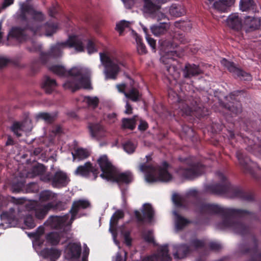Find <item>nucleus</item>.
<instances>
[{
  "label": "nucleus",
  "mask_w": 261,
  "mask_h": 261,
  "mask_svg": "<svg viewBox=\"0 0 261 261\" xmlns=\"http://www.w3.org/2000/svg\"><path fill=\"white\" fill-rule=\"evenodd\" d=\"M207 208L212 213L228 215L219 224L220 229L229 228L234 232L242 235L249 231L248 226L237 220L238 217L247 215L249 214V212L239 209L224 208L215 204H209L207 206Z\"/></svg>",
  "instance_id": "1"
},
{
  "label": "nucleus",
  "mask_w": 261,
  "mask_h": 261,
  "mask_svg": "<svg viewBox=\"0 0 261 261\" xmlns=\"http://www.w3.org/2000/svg\"><path fill=\"white\" fill-rule=\"evenodd\" d=\"M146 163L141 164L139 168L141 171L145 173V179L147 181L168 182L172 179V175L168 172L169 165L166 162L163 163L162 167L156 168L149 163L151 160L150 155H146Z\"/></svg>",
  "instance_id": "2"
},
{
  "label": "nucleus",
  "mask_w": 261,
  "mask_h": 261,
  "mask_svg": "<svg viewBox=\"0 0 261 261\" xmlns=\"http://www.w3.org/2000/svg\"><path fill=\"white\" fill-rule=\"evenodd\" d=\"M19 11L17 14V19L25 21L28 19L27 15H30L32 22L30 29L35 34H40L42 28L40 23L45 20V16L42 12L36 10L32 5L22 3L19 4Z\"/></svg>",
  "instance_id": "3"
},
{
  "label": "nucleus",
  "mask_w": 261,
  "mask_h": 261,
  "mask_svg": "<svg viewBox=\"0 0 261 261\" xmlns=\"http://www.w3.org/2000/svg\"><path fill=\"white\" fill-rule=\"evenodd\" d=\"M100 60L105 69L103 73L106 79H116L119 72L124 67L123 60L117 57H110L104 53H100Z\"/></svg>",
  "instance_id": "4"
},
{
  "label": "nucleus",
  "mask_w": 261,
  "mask_h": 261,
  "mask_svg": "<svg viewBox=\"0 0 261 261\" xmlns=\"http://www.w3.org/2000/svg\"><path fill=\"white\" fill-rule=\"evenodd\" d=\"M74 47L77 51H84V47L81 40L76 36H72L66 41L58 43L52 46L48 53H41V58L58 57L61 56L62 50L66 47Z\"/></svg>",
  "instance_id": "5"
},
{
  "label": "nucleus",
  "mask_w": 261,
  "mask_h": 261,
  "mask_svg": "<svg viewBox=\"0 0 261 261\" xmlns=\"http://www.w3.org/2000/svg\"><path fill=\"white\" fill-rule=\"evenodd\" d=\"M88 71L87 73H82L77 75H67L66 77L68 79L63 85L64 88L72 92H74L81 88L90 89L89 77L91 72L88 68Z\"/></svg>",
  "instance_id": "6"
},
{
  "label": "nucleus",
  "mask_w": 261,
  "mask_h": 261,
  "mask_svg": "<svg viewBox=\"0 0 261 261\" xmlns=\"http://www.w3.org/2000/svg\"><path fill=\"white\" fill-rule=\"evenodd\" d=\"M213 192L217 194H226L229 198H240L247 201H251L253 199L252 195L244 192L239 188L232 187L227 182L224 185H217L215 186Z\"/></svg>",
  "instance_id": "7"
},
{
  "label": "nucleus",
  "mask_w": 261,
  "mask_h": 261,
  "mask_svg": "<svg viewBox=\"0 0 261 261\" xmlns=\"http://www.w3.org/2000/svg\"><path fill=\"white\" fill-rule=\"evenodd\" d=\"M169 97L173 102H178V108L182 114L190 115L193 111L196 110V102L191 99L179 100L178 95L173 91L169 92Z\"/></svg>",
  "instance_id": "8"
},
{
  "label": "nucleus",
  "mask_w": 261,
  "mask_h": 261,
  "mask_svg": "<svg viewBox=\"0 0 261 261\" xmlns=\"http://www.w3.org/2000/svg\"><path fill=\"white\" fill-rule=\"evenodd\" d=\"M241 251L243 254L248 253L251 255V258L249 261H261V246L257 245L254 238L242 245Z\"/></svg>",
  "instance_id": "9"
},
{
  "label": "nucleus",
  "mask_w": 261,
  "mask_h": 261,
  "mask_svg": "<svg viewBox=\"0 0 261 261\" xmlns=\"http://www.w3.org/2000/svg\"><path fill=\"white\" fill-rule=\"evenodd\" d=\"M49 69L55 74L60 76H66L67 75H77L82 73H88V68L81 67H74L69 70H66L62 66L53 65Z\"/></svg>",
  "instance_id": "10"
},
{
  "label": "nucleus",
  "mask_w": 261,
  "mask_h": 261,
  "mask_svg": "<svg viewBox=\"0 0 261 261\" xmlns=\"http://www.w3.org/2000/svg\"><path fill=\"white\" fill-rule=\"evenodd\" d=\"M102 173L100 176L102 178L108 179L109 177L113 175L115 168L112 165L111 161L109 159L107 155L103 154L99 157L97 160Z\"/></svg>",
  "instance_id": "11"
},
{
  "label": "nucleus",
  "mask_w": 261,
  "mask_h": 261,
  "mask_svg": "<svg viewBox=\"0 0 261 261\" xmlns=\"http://www.w3.org/2000/svg\"><path fill=\"white\" fill-rule=\"evenodd\" d=\"M221 63L224 66L226 67L230 72L238 76L241 80L249 81L251 79V76L249 73L245 72L236 67L233 63L230 62L225 59H222L221 61Z\"/></svg>",
  "instance_id": "12"
},
{
  "label": "nucleus",
  "mask_w": 261,
  "mask_h": 261,
  "mask_svg": "<svg viewBox=\"0 0 261 261\" xmlns=\"http://www.w3.org/2000/svg\"><path fill=\"white\" fill-rule=\"evenodd\" d=\"M203 168L201 166H194L188 169L180 168L177 170V173L182 178L192 179L201 174Z\"/></svg>",
  "instance_id": "13"
},
{
  "label": "nucleus",
  "mask_w": 261,
  "mask_h": 261,
  "mask_svg": "<svg viewBox=\"0 0 261 261\" xmlns=\"http://www.w3.org/2000/svg\"><path fill=\"white\" fill-rule=\"evenodd\" d=\"M133 176L130 172H118L115 169L113 175L109 177L107 180L115 181L118 184L121 185L123 184H128L133 181Z\"/></svg>",
  "instance_id": "14"
},
{
  "label": "nucleus",
  "mask_w": 261,
  "mask_h": 261,
  "mask_svg": "<svg viewBox=\"0 0 261 261\" xmlns=\"http://www.w3.org/2000/svg\"><path fill=\"white\" fill-rule=\"evenodd\" d=\"M53 206V204L50 203L43 205L34 202L30 204L29 208L34 211L35 216L37 218L42 219Z\"/></svg>",
  "instance_id": "15"
},
{
  "label": "nucleus",
  "mask_w": 261,
  "mask_h": 261,
  "mask_svg": "<svg viewBox=\"0 0 261 261\" xmlns=\"http://www.w3.org/2000/svg\"><path fill=\"white\" fill-rule=\"evenodd\" d=\"M69 215L63 216H51L47 220V223L51 227L55 228H60L66 225H70L73 220L71 218L69 221Z\"/></svg>",
  "instance_id": "16"
},
{
  "label": "nucleus",
  "mask_w": 261,
  "mask_h": 261,
  "mask_svg": "<svg viewBox=\"0 0 261 261\" xmlns=\"http://www.w3.org/2000/svg\"><path fill=\"white\" fill-rule=\"evenodd\" d=\"M90 172L94 175V179H96L99 173L98 170L93 167L90 162H86L84 165L79 166L76 169V174L83 176H88Z\"/></svg>",
  "instance_id": "17"
},
{
  "label": "nucleus",
  "mask_w": 261,
  "mask_h": 261,
  "mask_svg": "<svg viewBox=\"0 0 261 261\" xmlns=\"http://www.w3.org/2000/svg\"><path fill=\"white\" fill-rule=\"evenodd\" d=\"M11 129L17 137H20L23 132L30 131L32 129V126L30 122H16L11 126Z\"/></svg>",
  "instance_id": "18"
},
{
  "label": "nucleus",
  "mask_w": 261,
  "mask_h": 261,
  "mask_svg": "<svg viewBox=\"0 0 261 261\" xmlns=\"http://www.w3.org/2000/svg\"><path fill=\"white\" fill-rule=\"evenodd\" d=\"M88 128L90 135L93 138L99 139L106 136L105 128L99 123H89Z\"/></svg>",
  "instance_id": "19"
},
{
  "label": "nucleus",
  "mask_w": 261,
  "mask_h": 261,
  "mask_svg": "<svg viewBox=\"0 0 261 261\" xmlns=\"http://www.w3.org/2000/svg\"><path fill=\"white\" fill-rule=\"evenodd\" d=\"M68 181L67 175L61 171H58L53 176L52 185L54 187L60 188L66 186Z\"/></svg>",
  "instance_id": "20"
},
{
  "label": "nucleus",
  "mask_w": 261,
  "mask_h": 261,
  "mask_svg": "<svg viewBox=\"0 0 261 261\" xmlns=\"http://www.w3.org/2000/svg\"><path fill=\"white\" fill-rule=\"evenodd\" d=\"M226 24L229 28L236 31L241 30L243 27L242 20L236 13L231 14L228 17Z\"/></svg>",
  "instance_id": "21"
},
{
  "label": "nucleus",
  "mask_w": 261,
  "mask_h": 261,
  "mask_svg": "<svg viewBox=\"0 0 261 261\" xmlns=\"http://www.w3.org/2000/svg\"><path fill=\"white\" fill-rule=\"evenodd\" d=\"M182 72L184 77L187 79L197 76L202 73V70L199 66L194 64H186L182 69Z\"/></svg>",
  "instance_id": "22"
},
{
  "label": "nucleus",
  "mask_w": 261,
  "mask_h": 261,
  "mask_svg": "<svg viewBox=\"0 0 261 261\" xmlns=\"http://www.w3.org/2000/svg\"><path fill=\"white\" fill-rule=\"evenodd\" d=\"M236 155L240 165L247 171H248L251 174L253 175L255 177H257L255 175H254V173L252 171V169L249 168L250 167H255V164L251 162L247 156H245L243 153L240 151L237 152Z\"/></svg>",
  "instance_id": "23"
},
{
  "label": "nucleus",
  "mask_w": 261,
  "mask_h": 261,
  "mask_svg": "<svg viewBox=\"0 0 261 261\" xmlns=\"http://www.w3.org/2000/svg\"><path fill=\"white\" fill-rule=\"evenodd\" d=\"M142 212L144 216H142L140 212L136 211L135 212V216L139 222H142L144 220V217L147 218L149 221H151L153 216L154 212L151 205L149 204H145L143 205Z\"/></svg>",
  "instance_id": "24"
},
{
  "label": "nucleus",
  "mask_w": 261,
  "mask_h": 261,
  "mask_svg": "<svg viewBox=\"0 0 261 261\" xmlns=\"http://www.w3.org/2000/svg\"><path fill=\"white\" fill-rule=\"evenodd\" d=\"M90 203L87 200H80L73 203L72 207L70 211L71 214V220H73L79 211L81 209H85L89 207Z\"/></svg>",
  "instance_id": "25"
},
{
  "label": "nucleus",
  "mask_w": 261,
  "mask_h": 261,
  "mask_svg": "<svg viewBox=\"0 0 261 261\" xmlns=\"http://www.w3.org/2000/svg\"><path fill=\"white\" fill-rule=\"evenodd\" d=\"M170 28V24L166 22H162L158 25H153L150 27L152 33L159 36L166 34Z\"/></svg>",
  "instance_id": "26"
},
{
  "label": "nucleus",
  "mask_w": 261,
  "mask_h": 261,
  "mask_svg": "<svg viewBox=\"0 0 261 261\" xmlns=\"http://www.w3.org/2000/svg\"><path fill=\"white\" fill-rule=\"evenodd\" d=\"M144 3L143 11L144 13L148 14L151 17L158 10L160 9V7L159 5H154L150 0H144Z\"/></svg>",
  "instance_id": "27"
},
{
  "label": "nucleus",
  "mask_w": 261,
  "mask_h": 261,
  "mask_svg": "<svg viewBox=\"0 0 261 261\" xmlns=\"http://www.w3.org/2000/svg\"><path fill=\"white\" fill-rule=\"evenodd\" d=\"M207 5H212L213 7L219 11H225L227 9L229 2L227 0H207Z\"/></svg>",
  "instance_id": "28"
},
{
  "label": "nucleus",
  "mask_w": 261,
  "mask_h": 261,
  "mask_svg": "<svg viewBox=\"0 0 261 261\" xmlns=\"http://www.w3.org/2000/svg\"><path fill=\"white\" fill-rule=\"evenodd\" d=\"M260 24V21L257 18L247 16L244 21V26L246 31H250L257 29Z\"/></svg>",
  "instance_id": "29"
},
{
  "label": "nucleus",
  "mask_w": 261,
  "mask_h": 261,
  "mask_svg": "<svg viewBox=\"0 0 261 261\" xmlns=\"http://www.w3.org/2000/svg\"><path fill=\"white\" fill-rule=\"evenodd\" d=\"M174 250L176 252L173 253V256L174 258L178 259L184 258L190 251L189 247L186 245L174 247Z\"/></svg>",
  "instance_id": "30"
},
{
  "label": "nucleus",
  "mask_w": 261,
  "mask_h": 261,
  "mask_svg": "<svg viewBox=\"0 0 261 261\" xmlns=\"http://www.w3.org/2000/svg\"><path fill=\"white\" fill-rule=\"evenodd\" d=\"M57 86V84L55 80L50 79L48 76L45 77L43 83V87L46 92L48 93H51V91L55 89Z\"/></svg>",
  "instance_id": "31"
},
{
  "label": "nucleus",
  "mask_w": 261,
  "mask_h": 261,
  "mask_svg": "<svg viewBox=\"0 0 261 261\" xmlns=\"http://www.w3.org/2000/svg\"><path fill=\"white\" fill-rule=\"evenodd\" d=\"M169 13L173 16L179 17L185 13V10L180 5L173 4L169 9Z\"/></svg>",
  "instance_id": "32"
},
{
  "label": "nucleus",
  "mask_w": 261,
  "mask_h": 261,
  "mask_svg": "<svg viewBox=\"0 0 261 261\" xmlns=\"http://www.w3.org/2000/svg\"><path fill=\"white\" fill-rule=\"evenodd\" d=\"M255 6L253 0H241L240 2V9L242 11L254 10Z\"/></svg>",
  "instance_id": "33"
},
{
  "label": "nucleus",
  "mask_w": 261,
  "mask_h": 261,
  "mask_svg": "<svg viewBox=\"0 0 261 261\" xmlns=\"http://www.w3.org/2000/svg\"><path fill=\"white\" fill-rule=\"evenodd\" d=\"M158 257L160 261H171V258L168 254V246L164 245L159 248Z\"/></svg>",
  "instance_id": "34"
},
{
  "label": "nucleus",
  "mask_w": 261,
  "mask_h": 261,
  "mask_svg": "<svg viewBox=\"0 0 261 261\" xmlns=\"http://www.w3.org/2000/svg\"><path fill=\"white\" fill-rule=\"evenodd\" d=\"M69 250L71 257L78 258L81 254V247L80 244L71 243L69 245Z\"/></svg>",
  "instance_id": "35"
},
{
  "label": "nucleus",
  "mask_w": 261,
  "mask_h": 261,
  "mask_svg": "<svg viewBox=\"0 0 261 261\" xmlns=\"http://www.w3.org/2000/svg\"><path fill=\"white\" fill-rule=\"evenodd\" d=\"M141 94L136 88H133L129 91L125 93V96L130 99L133 101H138L141 97Z\"/></svg>",
  "instance_id": "36"
},
{
  "label": "nucleus",
  "mask_w": 261,
  "mask_h": 261,
  "mask_svg": "<svg viewBox=\"0 0 261 261\" xmlns=\"http://www.w3.org/2000/svg\"><path fill=\"white\" fill-rule=\"evenodd\" d=\"M46 239L47 242L52 245H55L59 243L60 240V237L57 232H51L48 233L46 236Z\"/></svg>",
  "instance_id": "37"
},
{
  "label": "nucleus",
  "mask_w": 261,
  "mask_h": 261,
  "mask_svg": "<svg viewBox=\"0 0 261 261\" xmlns=\"http://www.w3.org/2000/svg\"><path fill=\"white\" fill-rule=\"evenodd\" d=\"M137 116H134L132 118H123L122 119V126L124 128L134 129L136 126V121Z\"/></svg>",
  "instance_id": "38"
},
{
  "label": "nucleus",
  "mask_w": 261,
  "mask_h": 261,
  "mask_svg": "<svg viewBox=\"0 0 261 261\" xmlns=\"http://www.w3.org/2000/svg\"><path fill=\"white\" fill-rule=\"evenodd\" d=\"M124 217V213L122 211L118 210L117 211L112 217L110 220V228L115 226L118 222L119 219L122 218Z\"/></svg>",
  "instance_id": "39"
},
{
  "label": "nucleus",
  "mask_w": 261,
  "mask_h": 261,
  "mask_svg": "<svg viewBox=\"0 0 261 261\" xmlns=\"http://www.w3.org/2000/svg\"><path fill=\"white\" fill-rule=\"evenodd\" d=\"M46 168L42 164H38L34 166L31 171V177H33L36 176H41L42 174L45 173Z\"/></svg>",
  "instance_id": "40"
},
{
  "label": "nucleus",
  "mask_w": 261,
  "mask_h": 261,
  "mask_svg": "<svg viewBox=\"0 0 261 261\" xmlns=\"http://www.w3.org/2000/svg\"><path fill=\"white\" fill-rule=\"evenodd\" d=\"M72 155L74 159L77 158L79 160H82L88 158L90 153L86 149L79 148L76 150L75 154L72 153Z\"/></svg>",
  "instance_id": "41"
},
{
  "label": "nucleus",
  "mask_w": 261,
  "mask_h": 261,
  "mask_svg": "<svg viewBox=\"0 0 261 261\" xmlns=\"http://www.w3.org/2000/svg\"><path fill=\"white\" fill-rule=\"evenodd\" d=\"M45 35L51 36L55 33L57 29V25L52 23L47 22L43 25Z\"/></svg>",
  "instance_id": "42"
},
{
  "label": "nucleus",
  "mask_w": 261,
  "mask_h": 261,
  "mask_svg": "<svg viewBox=\"0 0 261 261\" xmlns=\"http://www.w3.org/2000/svg\"><path fill=\"white\" fill-rule=\"evenodd\" d=\"M43 252L46 254L45 257L50 256L54 258H57L61 255V251L56 248L45 249Z\"/></svg>",
  "instance_id": "43"
},
{
  "label": "nucleus",
  "mask_w": 261,
  "mask_h": 261,
  "mask_svg": "<svg viewBox=\"0 0 261 261\" xmlns=\"http://www.w3.org/2000/svg\"><path fill=\"white\" fill-rule=\"evenodd\" d=\"M137 42V48L139 54H145L147 53V49L145 45L143 43L142 39L137 36L136 38Z\"/></svg>",
  "instance_id": "44"
},
{
  "label": "nucleus",
  "mask_w": 261,
  "mask_h": 261,
  "mask_svg": "<svg viewBox=\"0 0 261 261\" xmlns=\"http://www.w3.org/2000/svg\"><path fill=\"white\" fill-rule=\"evenodd\" d=\"M55 115L47 113H41L37 115L38 119L44 120L46 123H51L55 119Z\"/></svg>",
  "instance_id": "45"
},
{
  "label": "nucleus",
  "mask_w": 261,
  "mask_h": 261,
  "mask_svg": "<svg viewBox=\"0 0 261 261\" xmlns=\"http://www.w3.org/2000/svg\"><path fill=\"white\" fill-rule=\"evenodd\" d=\"M54 197V194L49 191H44L40 194V199L43 201L51 200Z\"/></svg>",
  "instance_id": "46"
},
{
  "label": "nucleus",
  "mask_w": 261,
  "mask_h": 261,
  "mask_svg": "<svg viewBox=\"0 0 261 261\" xmlns=\"http://www.w3.org/2000/svg\"><path fill=\"white\" fill-rule=\"evenodd\" d=\"M175 215L176 216V225L178 228L181 229L183 226H184L188 223L187 220L180 216L176 213H175Z\"/></svg>",
  "instance_id": "47"
},
{
  "label": "nucleus",
  "mask_w": 261,
  "mask_h": 261,
  "mask_svg": "<svg viewBox=\"0 0 261 261\" xmlns=\"http://www.w3.org/2000/svg\"><path fill=\"white\" fill-rule=\"evenodd\" d=\"M129 22L125 20H122L117 24L116 28L119 32L120 34H121L125 28L129 27Z\"/></svg>",
  "instance_id": "48"
},
{
  "label": "nucleus",
  "mask_w": 261,
  "mask_h": 261,
  "mask_svg": "<svg viewBox=\"0 0 261 261\" xmlns=\"http://www.w3.org/2000/svg\"><path fill=\"white\" fill-rule=\"evenodd\" d=\"M176 54V53L174 51H170V53H168V55L163 56L161 60L162 61L163 63H164L165 64H171V61L173 60V59L172 57L170 58V55H172L174 56V55Z\"/></svg>",
  "instance_id": "49"
},
{
  "label": "nucleus",
  "mask_w": 261,
  "mask_h": 261,
  "mask_svg": "<svg viewBox=\"0 0 261 261\" xmlns=\"http://www.w3.org/2000/svg\"><path fill=\"white\" fill-rule=\"evenodd\" d=\"M87 102L89 106L95 108L98 106L99 100L97 97H88L87 98Z\"/></svg>",
  "instance_id": "50"
},
{
  "label": "nucleus",
  "mask_w": 261,
  "mask_h": 261,
  "mask_svg": "<svg viewBox=\"0 0 261 261\" xmlns=\"http://www.w3.org/2000/svg\"><path fill=\"white\" fill-rule=\"evenodd\" d=\"M151 18L155 19L158 21H160L166 19V17L164 14L159 10L152 15Z\"/></svg>",
  "instance_id": "51"
},
{
  "label": "nucleus",
  "mask_w": 261,
  "mask_h": 261,
  "mask_svg": "<svg viewBox=\"0 0 261 261\" xmlns=\"http://www.w3.org/2000/svg\"><path fill=\"white\" fill-rule=\"evenodd\" d=\"M124 149L128 153H132L134 151L135 146L130 142L126 143L124 146Z\"/></svg>",
  "instance_id": "52"
},
{
  "label": "nucleus",
  "mask_w": 261,
  "mask_h": 261,
  "mask_svg": "<svg viewBox=\"0 0 261 261\" xmlns=\"http://www.w3.org/2000/svg\"><path fill=\"white\" fill-rule=\"evenodd\" d=\"M24 223L30 228H34L35 226L33 219L31 216L27 217L25 218Z\"/></svg>",
  "instance_id": "53"
},
{
  "label": "nucleus",
  "mask_w": 261,
  "mask_h": 261,
  "mask_svg": "<svg viewBox=\"0 0 261 261\" xmlns=\"http://www.w3.org/2000/svg\"><path fill=\"white\" fill-rule=\"evenodd\" d=\"M182 197L177 194H174L172 197L173 202L178 206L182 205Z\"/></svg>",
  "instance_id": "54"
},
{
  "label": "nucleus",
  "mask_w": 261,
  "mask_h": 261,
  "mask_svg": "<svg viewBox=\"0 0 261 261\" xmlns=\"http://www.w3.org/2000/svg\"><path fill=\"white\" fill-rule=\"evenodd\" d=\"M144 240L148 242H152L153 241V233L152 231H148L143 234Z\"/></svg>",
  "instance_id": "55"
},
{
  "label": "nucleus",
  "mask_w": 261,
  "mask_h": 261,
  "mask_svg": "<svg viewBox=\"0 0 261 261\" xmlns=\"http://www.w3.org/2000/svg\"><path fill=\"white\" fill-rule=\"evenodd\" d=\"M191 246L192 248L198 249L204 246V242L198 240H194L191 242Z\"/></svg>",
  "instance_id": "56"
},
{
  "label": "nucleus",
  "mask_w": 261,
  "mask_h": 261,
  "mask_svg": "<svg viewBox=\"0 0 261 261\" xmlns=\"http://www.w3.org/2000/svg\"><path fill=\"white\" fill-rule=\"evenodd\" d=\"M87 49L89 54H91L92 53H93L94 52L96 51V48L95 47V45L92 41L88 40L87 45Z\"/></svg>",
  "instance_id": "57"
},
{
  "label": "nucleus",
  "mask_w": 261,
  "mask_h": 261,
  "mask_svg": "<svg viewBox=\"0 0 261 261\" xmlns=\"http://www.w3.org/2000/svg\"><path fill=\"white\" fill-rule=\"evenodd\" d=\"M230 110L236 114L240 113L242 111V107L239 102L236 103V106H232L230 108Z\"/></svg>",
  "instance_id": "58"
},
{
  "label": "nucleus",
  "mask_w": 261,
  "mask_h": 261,
  "mask_svg": "<svg viewBox=\"0 0 261 261\" xmlns=\"http://www.w3.org/2000/svg\"><path fill=\"white\" fill-rule=\"evenodd\" d=\"M52 178L53 176L49 173L45 174L44 173L40 176L41 180L45 182L49 181L50 180L52 181Z\"/></svg>",
  "instance_id": "59"
},
{
  "label": "nucleus",
  "mask_w": 261,
  "mask_h": 261,
  "mask_svg": "<svg viewBox=\"0 0 261 261\" xmlns=\"http://www.w3.org/2000/svg\"><path fill=\"white\" fill-rule=\"evenodd\" d=\"M146 39L150 46L152 47L153 49L154 50L155 49L156 46V42L155 40L150 37L148 35H147L146 36Z\"/></svg>",
  "instance_id": "60"
},
{
  "label": "nucleus",
  "mask_w": 261,
  "mask_h": 261,
  "mask_svg": "<svg viewBox=\"0 0 261 261\" xmlns=\"http://www.w3.org/2000/svg\"><path fill=\"white\" fill-rule=\"evenodd\" d=\"M89 253V249L85 246L84 247L83 255L82 257V261H88V256Z\"/></svg>",
  "instance_id": "61"
},
{
  "label": "nucleus",
  "mask_w": 261,
  "mask_h": 261,
  "mask_svg": "<svg viewBox=\"0 0 261 261\" xmlns=\"http://www.w3.org/2000/svg\"><path fill=\"white\" fill-rule=\"evenodd\" d=\"M107 118L110 123H114L117 119L116 115L114 113L109 114L107 115Z\"/></svg>",
  "instance_id": "62"
},
{
  "label": "nucleus",
  "mask_w": 261,
  "mask_h": 261,
  "mask_svg": "<svg viewBox=\"0 0 261 261\" xmlns=\"http://www.w3.org/2000/svg\"><path fill=\"white\" fill-rule=\"evenodd\" d=\"M210 248L214 250H219L221 249V245L217 243L212 242L210 244Z\"/></svg>",
  "instance_id": "63"
},
{
  "label": "nucleus",
  "mask_w": 261,
  "mask_h": 261,
  "mask_svg": "<svg viewBox=\"0 0 261 261\" xmlns=\"http://www.w3.org/2000/svg\"><path fill=\"white\" fill-rule=\"evenodd\" d=\"M158 258L156 255H154L150 256L145 257L142 261H158Z\"/></svg>",
  "instance_id": "64"
}]
</instances>
